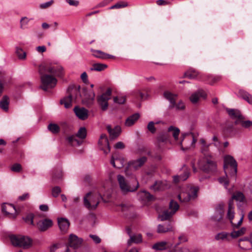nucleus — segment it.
I'll list each match as a JSON object with an SVG mask.
<instances>
[{
    "instance_id": "obj_15",
    "label": "nucleus",
    "mask_w": 252,
    "mask_h": 252,
    "mask_svg": "<svg viewBox=\"0 0 252 252\" xmlns=\"http://www.w3.org/2000/svg\"><path fill=\"white\" fill-rule=\"evenodd\" d=\"M83 240L78 238L76 235L74 234H70L69 237L68 244L70 247L74 249L79 248L82 243Z\"/></svg>"
},
{
    "instance_id": "obj_38",
    "label": "nucleus",
    "mask_w": 252,
    "mask_h": 252,
    "mask_svg": "<svg viewBox=\"0 0 252 252\" xmlns=\"http://www.w3.org/2000/svg\"><path fill=\"white\" fill-rule=\"evenodd\" d=\"M234 199L237 201L243 202L245 199V196L243 193L240 191L235 192L232 197V200Z\"/></svg>"
},
{
    "instance_id": "obj_41",
    "label": "nucleus",
    "mask_w": 252,
    "mask_h": 252,
    "mask_svg": "<svg viewBox=\"0 0 252 252\" xmlns=\"http://www.w3.org/2000/svg\"><path fill=\"white\" fill-rule=\"evenodd\" d=\"M234 207L233 206L232 204V201H230L229 203V207H228V210L227 212V217L228 219L230 220L231 222H232V220L234 218V211H233Z\"/></svg>"
},
{
    "instance_id": "obj_53",
    "label": "nucleus",
    "mask_w": 252,
    "mask_h": 252,
    "mask_svg": "<svg viewBox=\"0 0 252 252\" xmlns=\"http://www.w3.org/2000/svg\"><path fill=\"white\" fill-rule=\"evenodd\" d=\"M11 170L15 172H19L22 170V166L19 163H15L11 167Z\"/></svg>"
},
{
    "instance_id": "obj_34",
    "label": "nucleus",
    "mask_w": 252,
    "mask_h": 252,
    "mask_svg": "<svg viewBox=\"0 0 252 252\" xmlns=\"http://www.w3.org/2000/svg\"><path fill=\"white\" fill-rule=\"evenodd\" d=\"M9 104V98L7 96L5 95L3 96V97L0 101V107L3 110L5 111H7L8 110Z\"/></svg>"
},
{
    "instance_id": "obj_33",
    "label": "nucleus",
    "mask_w": 252,
    "mask_h": 252,
    "mask_svg": "<svg viewBox=\"0 0 252 252\" xmlns=\"http://www.w3.org/2000/svg\"><path fill=\"white\" fill-rule=\"evenodd\" d=\"M107 64L101 63H95L90 68L91 71H102L107 68Z\"/></svg>"
},
{
    "instance_id": "obj_59",
    "label": "nucleus",
    "mask_w": 252,
    "mask_h": 252,
    "mask_svg": "<svg viewBox=\"0 0 252 252\" xmlns=\"http://www.w3.org/2000/svg\"><path fill=\"white\" fill-rule=\"evenodd\" d=\"M125 147V146L122 142H118L114 146V148L118 149H123Z\"/></svg>"
},
{
    "instance_id": "obj_51",
    "label": "nucleus",
    "mask_w": 252,
    "mask_h": 252,
    "mask_svg": "<svg viewBox=\"0 0 252 252\" xmlns=\"http://www.w3.org/2000/svg\"><path fill=\"white\" fill-rule=\"evenodd\" d=\"M227 173L226 174V177H223L220 178L218 180L220 184L224 185V187L226 188L229 185V181L227 179Z\"/></svg>"
},
{
    "instance_id": "obj_8",
    "label": "nucleus",
    "mask_w": 252,
    "mask_h": 252,
    "mask_svg": "<svg viewBox=\"0 0 252 252\" xmlns=\"http://www.w3.org/2000/svg\"><path fill=\"white\" fill-rule=\"evenodd\" d=\"M179 207V206L177 202L173 200H171L169 203V209L171 211L166 210L164 211L161 215H159L158 218L161 221L169 220L178 210Z\"/></svg>"
},
{
    "instance_id": "obj_37",
    "label": "nucleus",
    "mask_w": 252,
    "mask_h": 252,
    "mask_svg": "<svg viewBox=\"0 0 252 252\" xmlns=\"http://www.w3.org/2000/svg\"><path fill=\"white\" fill-rule=\"evenodd\" d=\"M200 142L202 144V147L201 149V152L204 154V155L205 156L204 157L210 156L207 154V151L210 146V144H207L206 143L205 140L204 139H201L200 140Z\"/></svg>"
},
{
    "instance_id": "obj_54",
    "label": "nucleus",
    "mask_w": 252,
    "mask_h": 252,
    "mask_svg": "<svg viewBox=\"0 0 252 252\" xmlns=\"http://www.w3.org/2000/svg\"><path fill=\"white\" fill-rule=\"evenodd\" d=\"M175 107L177 110H184L185 108V103L182 101H179L177 103H175Z\"/></svg>"
},
{
    "instance_id": "obj_17",
    "label": "nucleus",
    "mask_w": 252,
    "mask_h": 252,
    "mask_svg": "<svg viewBox=\"0 0 252 252\" xmlns=\"http://www.w3.org/2000/svg\"><path fill=\"white\" fill-rule=\"evenodd\" d=\"M53 225V221L50 219H44L39 220L37 223V226L38 229L41 231H45Z\"/></svg>"
},
{
    "instance_id": "obj_18",
    "label": "nucleus",
    "mask_w": 252,
    "mask_h": 252,
    "mask_svg": "<svg viewBox=\"0 0 252 252\" xmlns=\"http://www.w3.org/2000/svg\"><path fill=\"white\" fill-rule=\"evenodd\" d=\"M163 95L164 97L170 102V107L173 108L175 106V101L177 99L178 95L168 91H164Z\"/></svg>"
},
{
    "instance_id": "obj_52",
    "label": "nucleus",
    "mask_w": 252,
    "mask_h": 252,
    "mask_svg": "<svg viewBox=\"0 0 252 252\" xmlns=\"http://www.w3.org/2000/svg\"><path fill=\"white\" fill-rule=\"evenodd\" d=\"M61 189L58 186L55 187L52 189V194L54 197H58L59 194L61 193Z\"/></svg>"
},
{
    "instance_id": "obj_27",
    "label": "nucleus",
    "mask_w": 252,
    "mask_h": 252,
    "mask_svg": "<svg viewBox=\"0 0 252 252\" xmlns=\"http://www.w3.org/2000/svg\"><path fill=\"white\" fill-rule=\"evenodd\" d=\"M58 225L60 230L63 233H66L69 226V222L68 220L64 218H60L58 219Z\"/></svg>"
},
{
    "instance_id": "obj_12",
    "label": "nucleus",
    "mask_w": 252,
    "mask_h": 252,
    "mask_svg": "<svg viewBox=\"0 0 252 252\" xmlns=\"http://www.w3.org/2000/svg\"><path fill=\"white\" fill-rule=\"evenodd\" d=\"M147 161V158L143 156L135 160H132L128 162V166L129 167L132 168L134 170H138Z\"/></svg>"
},
{
    "instance_id": "obj_46",
    "label": "nucleus",
    "mask_w": 252,
    "mask_h": 252,
    "mask_svg": "<svg viewBox=\"0 0 252 252\" xmlns=\"http://www.w3.org/2000/svg\"><path fill=\"white\" fill-rule=\"evenodd\" d=\"M139 195L143 198V199H146L147 200H151L153 199V196L151 195L148 192L143 191H141Z\"/></svg>"
},
{
    "instance_id": "obj_45",
    "label": "nucleus",
    "mask_w": 252,
    "mask_h": 252,
    "mask_svg": "<svg viewBox=\"0 0 252 252\" xmlns=\"http://www.w3.org/2000/svg\"><path fill=\"white\" fill-rule=\"evenodd\" d=\"M16 53L19 59L23 60L26 59V53L21 48H17Z\"/></svg>"
},
{
    "instance_id": "obj_2",
    "label": "nucleus",
    "mask_w": 252,
    "mask_h": 252,
    "mask_svg": "<svg viewBox=\"0 0 252 252\" xmlns=\"http://www.w3.org/2000/svg\"><path fill=\"white\" fill-rule=\"evenodd\" d=\"M102 199L99 193L89 192L84 197V205L89 210H94L96 208L100 200Z\"/></svg>"
},
{
    "instance_id": "obj_48",
    "label": "nucleus",
    "mask_w": 252,
    "mask_h": 252,
    "mask_svg": "<svg viewBox=\"0 0 252 252\" xmlns=\"http://www.w3.org/2000/svg\"><path fill=\"white\" fill-rule=\"evenodd\" d=\"M34 215L32 213L28 214L25 218L24 220L26 223L34 225L33 223Z\"/></svg>"
},
{
    "instance_id": "obj_42",
    "label": "nucleus",
    "mask_w": 252,
    "mask_h": 252,
    "mask_svg": "<svg viewBox=\"0 0 252 252\" xmlns=\"http://www.w3.org/2000/svg\"><path fill=\"white\" fill-rule=\"evenodd\" d=\"M48 129L53 133L57 134L60 132L59 126L55 124H50L48 126Z\"/></svg>"
},
{
    "instance_id": "obj_60",
    "label": "nucleus",
    "mask_w": 252,
    "mask_h": 252,
    "mask_svg": "<svg viewBox=\"0 0 252 252\" xmlns=\"http://www.w3.org/2000/svg\"><path fill=\"white\" fill-rule=\"evenodd\" d=\"M242 126L244 127L248 128L252 126V121H246L243 122L242 123Z\"/></svg>"
},
{
    "instance_id": "obj_29",
    "label": "nucleus",
    "mask_w": 252,
    "mask_h": 252,
    "mask_svg": "<svg viewBox=\"0 0 252 252\" xmlns=\"http://www.w3.org/2000/svg\"><path fill=\"white\" fill-rule=\"evenodd\" d=\"M140 115L138 113H135L128 117L126 120L125 125L126 126H131L134 125L139 119Z\"/></svg>"
},
{
    "instance_id": "obj_28",
    "label": "nucleus",
    "mask_w": 252,
    "mask_h": 252,
    "mask_svg": "<svg viewBox=\"0 0 252 252\" xmlns=\"http://www.w3.org/2000/svg\"><path fill=\"white\" fill-rule=\"evenodd\" d=\"M111 164L113 167L118 168H121L124 166V160L123 158H115V156L113 155L111 158Z\"/></svg>"
},
{
    "instance_id": "obj_40",
    "label": "nucleus",
    "mask_w": 252,
    "mask_h": 252,
    "mask_svg": "<svg viewBox=\"0 0 252 252\" xmlns=\"http://www.w3.org/2000/svg\"><path fill=\"white\" fill-rule=\"evenodd\" d=\"M228 236H229V233L225 232H222L218 233L215 236V238L216 240H218V241H219V240H222V241L228 240Z\"/></svg>"
},
{
    "instance_id": "obj_10",
    "label": "nucleus",
    "mask_w": 252,
    "mask_h": 252,
    "mask_svg": "<svg viewBox=\"0 0 252 252\" xmlns=\"http://www.w3.org/2000/svg\"><path fill=\"white\" fill-rule=\"evenodd\" d=\"M2 211L9 218L15 219L17 215L15 207L10 204L4 203L2 205Z\"/></svg>"
},
{
    "instance_id": "obj_55",
    "label": "nucleus",
    "mask_w": 252,
    "mask_h": 252,
    "mask_svg": "<svg viewBox=\"0 0 252 252\" xmlns=\"http://www.w3.org/2000/svg\"><path fill=\"white\" fill-rule=\"evenodd\" d=\"M147 128L148 130L152 133H154L156 132V128L154 126V123L153 122H150L149 123Z\"/></svg>"
},
{
    "instance_id": "obj_21",
    "label": "nucleus",
    "mask_w": 252,
    "mask_h": 252,
    "mask_svg": "<svg viewBox=\"0 0 252 252\" xmlns=\"http://www.w3.org/2000/svg\"><path fill=\"white\" fill-rule=\"evenodd\" d=\"M223 204H219L216 208L215 214L212 217V219L214 221H219L222 218L223 215Z\"/></svg>"
},
{
    "instance_id": "obj_35",
    "label": "nucleus",
    "mask_w": 252,
    "mask_h": 252,
    "mask_svg": "<svg viewBox=\"0 0 252 252\" xmlns=\"http://www.w3.org/2000/svg\"><path fill=\"white\" fill-rule=\"evenodd\" d=\"M239 94L241 97L246 100L249 103L252 104V95L243 90L239 91Z\"/></svg>"
},
{
    "instance_id": "obj_22",
    "label": "nucleus",
    "mask_w": 252,
    "mask_h": 252,
    "mask_svg": "<svg viewBox=\"0 0 252 252\" xmlns=\"http://www.w3.org/2000/svg\"><path fill=\"white\" fill-rule=\"evenodd\" d=\"M74 111L76 115L81 120H86L88 117V111L84 108L76 106L74 108Z\"/></svg>"
},
{
    "instance_id": "obj_31",
    "label": "nucleus",
    "mask_w": 252,
    "mask_h": 252,
    "mask_svg": "<svg viewBox=\"0 0 252 252\" xmlns=\"http://www.w3.org/2000/svg\"><path fill=\"white\" fill-rule=\"evenodd\" d=\"M142 235L140 234L130 235V238L127 241V245L130 246L132 243L138 244L142 242Z\"/></svg>"
},
{
    "instance_id": "obj_7",
    "label": "nucleus",
    "mask_w": 252,
    "mask_h": 252,
    "mask_svg": "<svg viewBox=\"0 0 252 252\" xmlns=\"http://www.w3.org/2000/svg\"><path fill=\"white\" fill-rule=\"evenodd\" d=\"M111 89L110 88H108L105 93L97 96V103L101 109L103 111H106L108 109V101L111 98Z\"/></svg>"
},
{
    "instance_id": "obj_3",
    "label": "nucleus",
    "mask_w": 252,
    "mask_h": 252,
    "mask_svg": "<svg viewBox=\"0 0 252 252\" xmlns=\"http://www.w3.org/2000/svg\"><path fill=\"white\" fill-rule=\"evenodd\" d=\"M199 168L208 173H213L217 170V164L211 156H205L198 162Z\"/></svg>"
},
{
    "instance_id": "obj_19",
    "label": "nucleus",
    "mask_w": 252,
    "mask_h": 252,
    "mask_svg": "<svg viewBox=\"0 0 252 252\" xmlns=\"http://www.w3.org/2000/svg\"><path fill=\"white\" fill-rule=\"evenodd\" d=\"M91 51L92 52L93 56L96 58L102 60L115 58L114 56L105 53L100 50L91 49Z\"/></svg>"
},
{
    "instance_id": "obj_39",
    "label": "nucleus",
    "mask_w": 252,
    "mask_h": 252,
    "mask_svg": "<svg viewBox=\"0 0 252 252\" xmlns=\"http://www.w3.org/2000/svg\"><path fill=\"white\" fill-rule=\"evenodd\" d=\"M246 228L242 227L240 230L237 231H233L230 233V235L233 238H236L242 235H243L246 232Z\"/></svg>"
},
{
    "instance_id": "obj_32",
    "label": "nucleus",
    "mask_w": 252,
    "mask_h": 252,
    "mask_svg": "<svg viewBox=\"0 0 252 252\" xmlns=\"http://www.w3.org/2000/svg\"><path fill=\"white\" fill-rule=\"evenodd\" d=\"M152 248L157 251H163L169 248V247L166 242L161 241L155 244Z\"/></svg>"
},
{
    "instance_id": "obj_25",
    "label": "nucleus",
    "mask_w": 252,
    "mask_h": 252,
    "mask_svg": "<svg viewBox=\"0 0 252 252\" xmlns=\"http://www.w3.org/2000/svg\"><path fill=\"white\" fill-rule=\"evenodd\" d=\"M107 129L111 139H115L118 137L121 132V128L119 126H116L114 128H112L110 126H107Z\"/></svg>"
},
{
    "instance_id": "obj_11",
    "label": "nucleus",
    "mask_w": 252,
    "mask_h": 252,
    "mask_svg": "<svg viewBox=\"0 0 252 252\" xmlns=\"http://www.w3.org/2000/svg\"><path fill=\"white\" fill-rule=\"evenodd\" d=\"M83 102L87 105H91L93 103L94 97L95 93L93 90H88L86 88L83 89Z\"/></svg>"
},
{
    "instance_id": "obj_47",
    "label": "nucleus",
    "mask_w": 252,
    "mask_h": 252,
    "mask_svg": "<svg viewBox=\"0 0 252 252\" xmlns=\"http://www.w3.org/2000/svg\"><path fill=\"white\" fill-rule=\"evenodd\" d=\"M128 5V4L126 2L121 1L119 3H117L115 4L112 5L110 7H109L110 9H115V8H121L123 7H126Z\"/></svg>"
},
{
    "instance_id": "obj_63",
    "label": "nucleus",
    "mask_w": 252,
    "mask_h": 252,
    "mask_svg": "<svg viewBox=\"0 0 252 252\" xmlns=\"http://www.w3.org/2000/svg\"><path fill=\"white\" fill-rule=\"evenodd\" d=\"M179 240L180 242L178 243V244L187 242L188 241V239L185 235H182L179 237Z\"/></svg>"
},
{
    "instance_id": "obj_4",
    "label": "nucleus",
    "mask_w": 252,
    "mask_h": 252,
    "mask_svg": "<svg viewBox=\"0 0 252 252\" xmlns=\"http://www.w3.org/2000/svg\"><path fill=\"white\" fill-rule=\"evenodd\" d=\"M9 238L11 244L15 247H22L26 249L32 246V240L27 236L11 235Z\"/></svg>"
},
{
    "instance_id": "obj_49",
    "label": "nucleus",
    "mask_w": 252,
    "mask_h": 252,
    "mask_svg": "<svg viewBox=\"0 0 252 252\" xmlns=\"http://www.w3.org/2000/svg\"><path fill=\"white\" fill-rule=\"evenodd\" d=\"M62 177V171L61 170H58L54 174L52 177V180L54 182L57 183L59 179H61Z\"/></svg>"
},
{
    "instance_id": "obj_43",
    "label": "nucleus",
    "mask_w": 252,
    "mask_h": 252,
    "mask_svg": "<svg viewBox=\"0 0 252 252\" xmlns=\"http://www.w3.org/2000/svg\"><path fill=\"white\" fill-rule=\"evenodd\" d=\"M86 135L87 130L84 127L80 128L76 134V136L81 139H85L86 137Z\"/></svg>"
},
{
    "instance_id": "obj_5",
    "label": "nucleus",
    "mask_w": 252,
    "mask_h": 252,
    "mask_svg": "<svg viewBox=\"0 0 252 252\" xmlns=\"http://www.w3.org/2000/svg\"><path fill=\"white\" fill-rule=\"evenodd\" d=\"M117 180L120 189L124 194H126L129 192H134L139 187V183L137 181H135L134 185L131 186L128 184L125 178L121 175L117 176Z\"/></svg>"
},
{
    "instance_id": "obj_14",
    "label": "nucleus",
    "mask_w": 252,
    "mask_h": 252,
    "mask_svg": "<svg viewBox=\"0 0 252 252\" xmlns=\"http://www.w3.org/2000/svg\"><path fill=\"white\" fill-rule=\"evenodd\" d=\"M78 93V91L76 89L72 90L71 92L69 93L67 96H65L60 100V103L64 105L65 108H69L72 106V102L73 100V94Z\"/></svg>"
},
{
    "instance_id": "obj_56",
    "label": "nucleus",
    "mask_w": 252,
    "mask_h": 252,
    "mask_svg": "<svg viewBox=\"0 0 252 252\" xmlns=\"http://www.w3.org/2000/svg\"><path fill=\"white\" fill-rule=\"evenodd\" d=\"M54 2L53 0H51L49 1L42 3L40 5V7L42 9L46 8L50 6Z\"/></svg>"
},
{
    "instance_id": "obj_13",
    "label": "nucleus",
    "mask_w": 252,
    "mask_h": 252,
    "mask_svg": "<svg viewBox=\"0 0 252 252\" xmlns=\"http://www.w3.org/2000/svg\"><path fill=\"white\" fill-rule=\"evenodd\" d=\"M100 149L103 151L105 154H108L110 151L108 139L106 134H102L98 141Z\"/></svg>"
},
{
    "instance_id": "obj_24",
    "label": "nucleus",
    "mask_w": 252,
    "mask_h": 252,
    "mask_svg": "<svg viewBox=\"0 0 252 252\" xmlns=\"http://www.w3.org/2000/svg\"><path fill=\"white\" fill-rule=\"evenodd\" d=\"M226 110L231 119L236 120V123H238V121L242 119V116L239 110L229 108H226Z\"/></svg>"
},
{
    "instance_id": "obj_64",
    "label": "nucleus",
    "mask_w": 252,
    "mask_h": 252,
    "mask_svg": "<svg viewBox=\"0 0 252 252\" xmlns=\"http://www.w3.org/2000/svg\"><path fill=\"white\" fill-rule=\"evenodd\" d=\"M66 1L68 3L69 5L72 6H77L79 4V2L78 1L74 0H66Z\"/></svg>"
},
{
    "instance_id": "obj_16",
    "label": "nucleus",
    "mask_w": 252,
    "mask_h": 252,
    "mask_svg": "<svg viewBox=\"0 0 252 252\" xmlns=\"http://www.w3.org/2000/svg\"><path fill=\"white\" fill-rule=\"evenodd\" d=\"M207 96L206 93L203 90H198L193 93L189 97V100L193 104L197 103L201 98H205Z\"/></svg>"
},
{
    "instance_id": "obj_6",
    "label": "nucleus",
    "mask_w": 252,
    "mask_h": 252,
    "mask_svg": "<svg viewBox=\"0 0 252 252\" xmlns=\"http://www.w3.org/2000/svg\"><path fill=\"white\" fill-rule=\"evenodd\" d=\"M223 168L225 173H228L231 168V175L235 177L237 171V163L235 159L231 156H226L224 158Z\"/></svg>"
},
{
    "instance_id": "obj_58",
    "label": "nucleus",
    "mask_w": 252,
    "mask_h": 252,
    "mask_svg": "<svg viewBox=\"0 0 252 252\" xmlns=\"http://www.w3.org/2000/svg\"><path fill=\"white\" fill-rule=\"evenodd\" d=\"M90 236L92 238V239L96 244H99L101 242V239L100 238L96 235H90Z\"/></svg>"
},
{
    "instance_id": "obj_50",
    "label": "nucleus",
    "mask_w": 252,
    "mask_h": 252,
    "mask_svg": "<svg viewBox=\"0 0 252 252\" xmlns=\"http://www.w3.org/2000/svg\"><path fill=\"white\" fill-rule=\"evenodd\" d=\"M114 102L119 104H123L126 101L125 96H115L113 98Z\"/></svg>"
},
{
    "instance_id": "obj_36",
    "label": "nucleus",
    "mask_w": 252,
    "mask_h": 252,
    "mask_svg": "<svg viewBox=\"0 0 252 252\" xmlns=\"http://www.w3.org/2000/svg\"><path fill=\"white\" fill-rule=\"evenodd\" d=\"M168 131L171 133L172 135L176 141L178 139V136L180 133V129L173 126H170L168 128Z\"/></svg>"
},
{
    "instance_id": "obj_61",
    "label": "nucleus",
    "mask_w": 252,
    "mask_h": 252,
    "mask_svg": "<svg viewBox=\"0 0 252 252\" xmlns=\"http://www.w3.org/2000/svg\"><path fill=\"white\" fill-rule=\"evenodd\" d=\"M151 188L155 190H158L160 189V182H156L155 184L153 185Z\"/></svg>"
},
{
    "instance_id": "obj_20",
    "label": "nucleus",
    "mask_w": 252,
    "mask_h": 252,
    "mask_svg": "<svg viewBox=\"0 0 252 252\" xmlns=\"http://www.w3.org/2000/svg\"><path fill=\"white\" fill-rule=\"evenodd\" d=\"M238 247L242 250H248L252 248V241L248 238H244L239 240Z\"/></svg>"
},
{
    "instance_id": "obj_9",
    "label": "nucleus",
    "mask_w": 252,
    "mask_h": 252,
    "mask_svg": "<svg viewBox=\"0 0 252 252\" xmlns=\"http://www.w3.org/2000/svg\"><path fill=\"white\" fill-rule=\"evenodd\" d=\"M199 189L198 187H191L189 192H182L178 195V198L182 202H187L194 199L197 196Z\"/></svg>"
},
{
    "instance_id": "obj_57",
    "label": "nucleus",
    "mask_w": 252,
    "mask_h": 252,
    "mask_svg": "<svg viewBox=\"0 0 252 252\" xmlns=\"http://www.w3.org/2000/svg\"><path fill=\"white\" fill-rule=\"evenodd\" d=\"M209 79L211 80L209 82L211 84H213L214 83L220 81V76L213 77V76H209Z\"/></svg>"
},
{
    "instance_id": "obj_23",
    "label": "nucleus",
    "mask_w": 252,
    "mask_h": 252,
    "mask_svg": "<svg viewBox=\"0 0 252 252\" xmlns=\"http://www.w3.org/2000/svg\"><path fill=\"white\" fill-rule=\"evenodd\" d=\"M182 169L184 170V174L182 175L175 176L173 178L174 182L177 183L180 181H184L186 180L189 177V170L187 168L185 165H184Z\"/></svg>"
},
{
    "instance_id": "obj_26",
    "label": "nucleus",
    "mask_w": 252,
    "mask_h": 252,
    "mask_svg": "<svg viewBox=\"0 0 252 252\" xmlns=\"http://www.w3.org/2000/svg\"><path fill=\"white\" fill-rule=\"evenodd\" d=\"M173 231V227L170 223L163 224H158L157 228V232L158 233H165Z\"/></svg>"
},
{
    "instance_id": "obj_30",
    "label": "nucleus",
    "mask_w": 252,
    "mask_h": 252,
    "mask_svg": "<svg viewBox=\"0 0 252 252\" xmlns=\"http://www.w3.org/2000/svg\"><path fill=\"white\" fill-rule=\"evenodd\" d=\"M200 76V73L193 68H190L184 74V77L189 79H196Z\"/></svg>"
},
{
    "instance_id": "obj_1",
    "label": "nucleus",
    "mask_w": 252,
    "mask_h": 252,
    "mask_svg": "<svg viewBox=\"0 0 252 252\" xmlns=\"http://www.w3.org/2000/svg\"><path fill=\"white\" fill-rule=\"evenodd\" d=\"M38 72L41 82L40 88L44 91L55 87L57 83L56 76L62 77L64 74L61 65L45 63L39 66Z\"/></svg>"
},
{
    "instance_id": "obj_44",
    "label": "nucleus",
    "mask_w": 252,
    "mask_h": 252,
    "mask_svg": "<svg viewBox=\"0 0 252 252\" xmlns=\"http://www.w3.org/2000/svg\"><path fill=\"white\" fill-rule=\"evenodd\" d=\"M76 135H72L68 137L67 140L69 143H70L73 146H78L81 144L79 141H78L76 139Z\"/></svg>"
},
{
    "instance_id": "obj_62",
    "label": "nucleus",
    "mask_w": 252,
    "mask_h": 252,
    "mask_svg": "<svg viewBox=\"0 0 252 252\" xmlns=\"http://www.w3.org/2000/svg\"><path fill=\"white\" fill-rule=\"evenodd\" d=\"M81 78L84 83H86L88 81V75L86 72H84L81 75Z\"/></svg>"
}]
</instances>
